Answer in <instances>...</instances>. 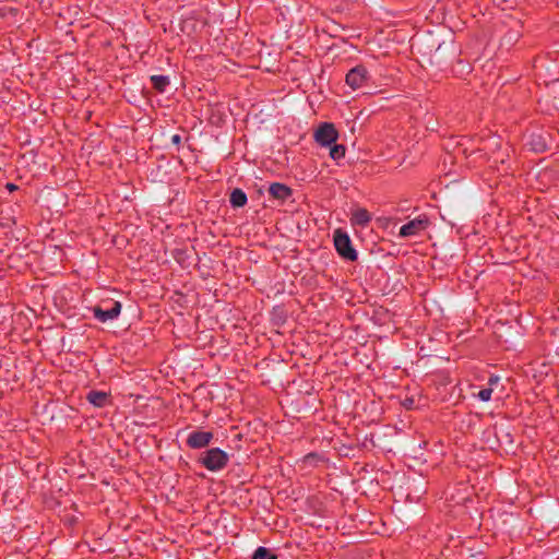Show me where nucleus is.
Returning a JSON list of instances; mask_svg holds the SVG:
<instances>
[{
	"instance_id": "18",
	"label": "nucleus",
	"mask_w": 559,
	"mask_h": 559,
	"mask_svg": "<svg viewBox=\"0 0 559 559\" xmlns=\"http://www.w3.org/2000/svg\"><path fill=\"white\" fill-rule=\"evenodd\" d=\"M7 188H8L9 190L13 191V190H15V189H16V186H15V185H13V183H8V185H7Z\"/></svg>"
},
{
	"instance_id": "7",
	"label": "nucleus",
	"mask_w": 559,
	"mask_h": 559,
	"mask_svg": "<svg viewBox=\"0 0 559 559\" xmlns=\"http://www.w3.org/2000/svg\"><path fill=\"white\" fill-rule=\"evenodd\" d=\"M367 74L368 72L366 68L357 66L349 70V72L346 74V83L353 90H357L361 87L364 83L367 81Z\"/></svg>"
},
{
	"instance_id": "21",
	"label": "nucleus",
	"mask_w": 559,
	"mask_h": 559,
	"mask_svg": "<svg viewBox=\"0 0 559 559\" xmlns=\"http://www.w3.org/2000/svg\"><path fill=\"white\" fill-rule=\"evenodd\" d=\"M411 404H413V401L407 402L406 407H409Z\"/></svg>"
},
{
	"instance_id": "19",
	"label": "nucleus",
	"mask_w": 559,
	"mask_h": 559,
	"mask_svg": "<svg viewBox=\"0 0 559 559\" xmlns=\"http://www.w3.org/2000/svg\"><path fill=\"white\" fill-rule=\"evenodd\" d=\"M411 404H413V401L407 402L406 407H409Z\"/></svg>"
},
{
	"instance_id": "1",
	"label": "nucleus",
	"mask_w": 559,
	"mask_h": 559,
	"mask_svg": "<svg viewBox=\"0 0 559 559\" xmlns=\"http://www.w3.org/2000/svg\"><path fill=\"white\" fill-rule=\"evenodd\" d=\"M228 460V454L225 451L212 448L202 454L200 462L206 469L217 472L226 466Z\"/></svg>"
},
{
	"instance_id": "8",
	"label": "nucleus",
	"mask_w": 559,
	"mask_h": 559,
	"mask_svg": "<svg viewBox=\"0 0 559 559\" xmlns=\"http://www.w3.org/2000/svg\"><path fill=\"white\" fill-rule=\"evenodd\" d=\"M269 192L273 198L278 200H286L292 194V190L287 186L278 182L272 183L269 188Z\"/></svg>"
},
{
	"instance_id": "11",
	"label": "nucleus",
	"mask_w": 559,
	"mask_h": 559,
	"mask_svg": "<svg viewBox=\"0 0 559 559\" xmlns=\"http://www.w3.org/2000/svg\"><path fill=\"white\" fill-rule=\"evenodd\" d=\"M107 394L105 392L99 391H92L87 395V400L90 403L97 407H102L105 405V402L107 401Z\"/></svg>"
},
{
	"instance_id": "22",
	"label": "nucleus",
	"mask_w": 559,
	"mask_h": 559,
	"mask_svg": "<svg viewBox=\"0 0 559 559\" xmlns=\"http://www.w3.org/2000/svg\"><path fill=\"white\" fill-rule=\"evenodd\" d=\"M439 50H441V45L438 46L436 52H438Z\"/></svg>"
},
{
	"instance_id": "4",
	"label": "nucleus",
	"mask_w": 559,
	"mask_h": 559,
	"mask_svg": "<svg viewBox=\"0 0 559 559\" xmlns=\"http://www.w3.org/2000/svg\"><path fill=\"white\" fill-rule=\"evenodd\" d=\"M213 437L211 431L194 430L188 435L187 444L191 449H202L211 443Z\"/></svg>"
},
{
	"instance_id": "3",
	"label": "nucleus",
	"mask_w": 559,
	"mask_h": 559,
	"mask_svg": "<svg viewBox=\"0 0 559 559\" xmlns=\"http://www.w3.org/2000/svg\"><path fill=\"white\" fill-rule=\"evenodd\" d=\"M318 143L331 146L337 139V131L332 123H322L314 133Z\"/></svg>"
},
{
	"instance_id": "13",
	"label": "nucleus",
	"mask_w": 559,
	"mask_h": 559,
	"mask_svg": "<svg viewBox=\"0 0 559 559\" xmlns=\"http://www.w3.org/2000/svg\"><path fill=\"white\" fill-rule=\"evenodd\" d=\"M252 559H277V557L273 555L267 548L259 547L254 551Z\"/></svg>"
},
{
	"instance_id": "16",
	"label": "nucleus",
	"mask_w": 559,
	"mask_h": 559,
	"mask_svg": "<svg viewBox=\"0 0 559 559\" xmlns=\"http://www.w3.org/2000/svg\"><path fill=\"white\" fill-rule=\"evenodd\" d=\"M180 141H181L180 135H178V134H174V135L171 136V142H173L174 144H179V143H180Z\"/></svg>"
},
{
	"instance_id": "5",
	"label": "nucleus",
	"mask_w": 559,
	"mask_h": 559,
	"mask_svg": "<svg viewBox=\"0 0 559 559\" xmlns=\"http://www.w3.org/2000/svg\"><path fill=\"white\" fill-rule=\"evenodd\" d=\"M121 312V304L119 301L111 302L109 308L94 307L93 313L95 318L100 322H107L118 318Z\"/></svg>"
},
{
	"instance_id": "15",
	"label": "nucleus",
	"mask_w": 559,
	"mask_h": 559,
	"mask_svg": "<svg viewBox=\"0 0 559 559\" xmlns=\"http://www.w3.org/2000/svg\"><path fill=\"white\" fill-rule=\"evenodd\" d=\"M491 394H492V389L491 388H487V389H483L478 392V397L484 401V402H487L490 400L491 397Z\"/></svg>"
},
{
	"instance_id": "6",
	"label": "nucleus",
	"mask_w": 559,
	"mask_h": 559,
	"mask_svg": "<svg viewBox=\"0 0 559 559\" xmlns=\"http://www.w3.org/2000/svg\"><path fill=\"white\" fill-rule=\"evenodd\" d=\"M428 226V219L426 217H417L400 228L399 235L401 237H412L424 230Z\"/></svg>"
},
{
	"instance_id": "17",
	"label": "nucleus",
	"mask_w": 559,
	"mask_h": 559,
	"mask_svg": "<svg viewBox=\"0 0 559 559\" xmlns=\"http://www.w3.org/2000/svg\"><path fill=\"white\" fill-rule=\"evenodd\" d=\"M498 381H499V378H498V377H490V379H489V384H490V385H495V384H497V383H498Z\"/></svg>"
},
{
	"instance_id": "9",
	"label": "nucleus",
	"mask_w": 559,
	"mask_h": 559,
	"mask_svg": "<svg viewBox=\"0 0 559 559\" xmlns=\"http://www.w3.org/2000/svg\"><path fill=\"white\" fill-rule=\"evenodd\" d=\"M350 219L354 225L364 227L370 222L371 217L367 210L357 209L353 212Z\"/></svg>"
},
{
	"instance_id": "2",
	"label": "nucleus",
	"mask_w": 559,
	"mask_h": 559,
	"mask_svg": "<svg viewBox=\"0 0 559 559\" xmlns=\"http://www.w3.org/2000/svg\"><path fill=\"white\" fill-rule=\"evenodd\" d=\"M334 246L338 254L349 261L357 260V252L352 246L349 236L342 229H336L333 234Z\"/></svg>"
},
{
	"instance_id": "14",
	"label": "nucleus",
	"mask_w": 559,
	"mask_h": 559,
	"mask_svg": "<svg viewBox=\"0 0 559 559\" xmlns=\"http://www.w3.org/2000/svg\"><path fill=\"white\" fill-rule=\"evenodd\" d=\"M345 155V147L343 145H333L330 150V156L337 160Z\"/></svg>"
},
{
	"instance_id": "12",
	"label": "nucleus",
	"mask_w": 559,
	"mask_h": 559,
	"mask_svg": "<svg viewBox=\"0 0 559 559\" xmlns=\"http://www.w3.org/2000/svg\"><path fill=\"white\" fill-rule=\"evenodd\" d=\"M151 81L153 83L154 88H156L159 92H164L166 86L169 84V79L165 75H152Z\"/></svg>"
},
{
	"instance_id": "10",
	"label": "nucleus",
	"mask_w": 559,
	"mask_h": 559,
	"mask_svg": "<svg viewBox=\"0 0 559 559\" xmlns=\"http://www.w3.org/2000/svg\"><path fill=\"white\" fill-rule=\"evenodd\" d=\"M230 203L235 207H241L247 203V195L240 189H234L230 194Z\"/></svg>"
},
{
	"instance_id": "20",
	"label": "nucleus",
	"mask_w": 559,
	"mask_h": 559,
	"mask_svg": "<svg viewBox=\"0 0 559 559\" xmlns=\"http://www.w3.org/2000/svg\"><path fill=\"white\" fill-rule=\"evenodd\" d=\"M411 404H413V401L407 402L406 407H409Z\"/></svg>"
}]
</instances>
